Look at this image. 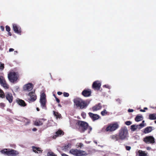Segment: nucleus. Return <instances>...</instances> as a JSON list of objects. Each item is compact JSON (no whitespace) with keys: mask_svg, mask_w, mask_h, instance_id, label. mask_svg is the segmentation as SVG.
Segmentation results:
<instances>
[{"mask_svg":"<svg viewBox=\"0 0 156 156\" xmlns=\"http://www.w3.org/2000/svg\"><path fill=\"white\" fill-rule=\"evenodd\" d=\"M75 126L81 133H83L88 129V133H89L92 129V127L89 126L87 122L80 120L77 121Z\"/></svg>","mask_w":156,"mask_h":156,"instance_id":"obj_1","label":"nucleus"},{"mask_svg":"<svg viewBox=\"0 0 156 156\" xmlns=\"http://www.w3.org/2000/svg\"><path fill=\"white\" fill-rule=\"evenodd\" d=\"M73 101L74 105L81 109L86 108L88 105L87 101L83 100L79 98H74Z\"/></svg>","mask_w":156,"mask_h":156,"instance_id":"obj_2","label":"nucleus"},{"mask_svg":"<svg viewBox=\"0 0 156 156\" xmlns=\"http://www.w3.org/2000/svg\"><path fill=\"white\" fill-rule=\"evenodd\" d=\"M118 134L121 140H124L126 139L129 136L128 131L127 128L126 127H121L119 130Z\"/></svg>","mask_w":156,"mask_h":156,"instance_id":"obj_3","label":"nucleus"},{"mask_svg":"<svg viewBox=\"0 0 156 156\" xmlns=\"http://www.w3.org/2000/svg\"><path fill=\"white\" fill-rule=\"evenodd\" d=\"M19 75L18 73L14 72H10L8 75V77L9 81L12 83H16L18 80Z\"/></svg>","mask_w":156,"mask_h":156,"instance_id":"obj_4","label":"nucleus"},{"mask_svg":"<svg viewBox=\"0 0 156 156\" xmlns=\"http://www.w3.org/2000/svg\"><path fill=\"white\" fill-rule=\"evenodd\" d=\"M119 127V125L117 122H115L108 124L105 129L106 132H112L114 131Z\"/></svg>","mask_w":156,"mask_h":156,"instance_id":"obj_5","label":"nucleus"},{"mask_svg":"<svg viewBox=\"0 0 156 156\" xmlns=\"http://www.w3.org/2000/svg\"><path fill=\"white\" fill-rule=\"evenodd\" d=\"M69 153L75 156H86L88 155V154L85 151L76 149H71Z\"/></svg>","mask_w":156,"mask_h":156,"instance_id":"obj_6","label":"nucleus"},{"mask_svg":"<svg viewBox=\"0 0 156 156\" xmlns=\"http://www.w3.org/2000/svg\"><path fill=\"white\" fill-rule=\"evenodd\" d=\"M2 153L5 154L9 156H15L19 154L18 152L12 149L11 150H8L7 149H4L1 151Z\"/></svg>","mask_w":156,"mask_h":156,"instance_id":"obj_7","label":"nucleus"},{"mask_svg":"<svg viewBox=\"0 0 156 156\" xmlns=\"http://www.w3.org/2000/svg\"><path fill=\"white\" fill-rule=\"evenodd\" d=\"M40 102L42 108L43 109H46V95L44 93H42L41 96Z\"/></svg>","mask_w":156,"mask_h":156,"instance_id":"obj_8","label":"nucleus"},{"mask_svg":"<svg viewBox=\"0 0 156 156\" xmlns=\"http://www.w3.org/2000/svg\"><path fill=\"white\" fill-rule=\"evenodd\" d=\"M143 140L147 144H153L155 142L154 138L152 136H146L143 138Z\"/></svg>","mask_w":156,"mask_h":156,"instance_id":"obj_9","label":"nucleus"},{"mask_svg":"<svg viewBox=\"0 0 156 156\" xmlns=\"http://www.w3.org/2000/svg\"><path fill=\"white\" fill-rule=\"evenodd\" d=\"M101 84L98 81H96L93 82L92 88L94 90H100Z\"/></svg>","mask_w":156,"mask_h":156,"instance_id":"obj_10","label":"nucleus"},{"mask_svg":"<svg viewBox=\"0 0 156 156\" xmlns=\"http://www.w3.org/2000/svg\"><path fill=\"white\" fill-rule=\"evenodd\" d=\"M81 94L84 97H89L91 95V90L89 89H85L83 91Z\"/></svg>","mask_w":156,"mask_h":156,"instance_id":"obj_11","label":"nucleus"},{"mask_svg":"<svg viewBox=\"0 0 156 156\" xmlns=\"http://www.w3.org/2000/svg\"><path fill=\"white\" fill-rule=\"evenodd\" d=\"M28 95L30 96V98L29 99V100L30 101L34 102L37 99V96L34 91L30 92L28 94Z\"/></svg>","mask_w":156,"mask_h":156,"instance_id":"obj_12","label":"nucleus"},{"mask_svg":"<svg viewBox=\"0 0 156 156\" xmlns=\"http://www.w3.org/2000/svg\"><path fill=\"white\" fill-rule=\"evenodd\" d=\"M33 88V85L31 83H29L25 85L23 87V90L25 91H30Z\"/></svg>","mask_w":156,"mask_h":156,"instance_id":"obj_13","label":"nucleus"},{"mask_svg":"<svg viewBox=\"0 0 156 156\" xmlns=\"http://www.w3.org/2000/svg\"><path fill=\"white\" fill-rule=\"evenodd\" d=\"M55 135H54L53 138L54 139H55L58 136H61L64 134V132L61 129H58L55 132Z\"/></svg>","mask_w":156,"mask_h":156,"instance_id":"obj_14","label":"nucleus"},{"mask_svg":"<svg viewBox=\"0 0 156 156\" xmlns=\"http://www.w3.org/2000/svg\"><path fill=\"white\" fill-rule=\"evenodd\" d=\"M5 97L6 99L10 103H11L12 102L13 97L11 93L9 92L6 93Z\"/></svg>","mask_w":156,"mask_h":156,"instance_id":"obj_15","label":"nucleus"},{"mask_svg":"<svg viewBox=\"0 0 156 156\" xmlns=\"http://www.w3.org/2000/svg\"><path fill=\"white\" fill-rule=\"evenodd\" d=\"M16 102L17 104L22 107H25L27 105V104L23 100L17 98L16 100Z\"/></svg>","mask_w":156,"mask_h":156,"instance_id":"obj_16","label":"nucleus"},{"mask_svg":"<svg viewBox=\"0 0 156 156\" xmlns=\"http://www.w3.org/2000/svg\"><path fill=\"white\" fill-rule=\"evenodd\" d=\"M89 116L92 119L93 121L97 120L99 118V116L97 114H94L91 112H90L88 113Z\"/></svg>","mask_w":156,"mask_h":156,"instance_id":"obj_17","label":"nucleus"},{"mask_svg":"<svg viewBox=\"0 0 156 156\" xmlns=\"http://www.w3.org/2000/svg\"><path fill=\"white\" fill-rule=\"evenodd\" d=\"M13 29L14 32L17 34H20L21 31L20 27L18 26L16 24H13Z\"/></svg>","mask_w":156,"mask_h":156,"instance_id":"obj_18","label":"nucleus"},{"mask_svg":"<svg viewBox=\"0 0 156 156\" xmlns=\"http://www.w3.org/2000/svg\"><path fill=\"white\" fill-rule=\"evenodd\" d=\"M32 148L33 152L35 153L38 154L41 153L42 152L43 150H41V148L40 147H37L34 146H32Z\"/></svg>","mask_w":156,"mask_h":156,"instance_id":"obj_19","label":"nucleus"},{"mask_svg":"<svg viewBox=\"0 0 156 156\" xmlns=\"http://www.w3.org/2000/svg\"><path fill=\"white\" fill-rule=\"evenodd\" d=\"M102 108V106L101 103H98L96 105L92 108V110L93 111H97L100 109Z\"/></svg>","mask_w":156,"mask_h":156,"instance_id":"obj_20","label":"nucleus"},{"mask_svg":"<svg viewBox=\"0 0 156 156\" xmlns=\"http://www.w3.org/2000/svg\"><path fill=\"white\" fill-rule=\"evenodd\" d=\"M110 137L112 140L115 141H118L120 140H121L119 134L112 135Z\"/></svg>","mask_w":156,"mask_h":156,"instance_id":"obj_21","label":"nucleus"},{"mask_svg":"<svg viewBox=\"0 0 156 156\" xmlns=\"http://www.w3.org/2000/svg\"><path fill=\"white\" fill-rule=\"evenodd\" d=\"M152 126H148L144 129L143 133L145 134L149 133L152 130Z\"/></svg>","mask_w":156,"mask_h":156,"instance_id":"obj_22","label":"nucleus"},{"mask_svg":"<svg viewBox=\"0 0 156 156\" xmlns=\"http://www.w3.org/2000/svg\"><path fill=\"white\" fill-rule=\"evenodd\" d=\"M138 153L140 156H147V153L145 151L140 150L138 151Z\"/></svg>","mask_w":156,"mask_h":156,"instance_id":"obj_23","label":"nucleus"},{"mask_svg":"<svg viewBox=\"0 0 156 156\" xmlns=\"http://www.w3.org/2000/svg\"><path fill=\"white\" fill-rule=\"evenodd\" d=\"M143 117L142 115H137L135 118V120L136 122H139L143 120Z\"/></svg>","mask_w":156,"mask_h":156,"instance_id":"obj_24","label":"nucleus"},{"mask_svg":"<svg viewBox=\"0 0 156 156\" xmlns=\"http://www.w3.org/2000/svg\"><path fill=\"white\" fill-rule=\"evenodd\" d=\"M149 119L151 120L156 119V114L153 113L150 114L149 115Z\"/></svg>","mask_w":156,"mask_h":156,"instance_id":"obj_25","label":"nucleus"},{"mask_svg":"<svg viewBox=\"0 0 156 156\" xmlns=\"http://www.w3.org/2000/svg\"><path fill=\"white\" fill-rule=\"evenodd\" d=\"M71 146V144H68L64 146L63 149L66 151H68L70 148Z\"/></svg>","mask_w":156,"mask_h":156,"instance_id":"obj_26","label":"nucleus"},{"mask_svg":"<svg viewBox=\"0 0 156 156\" xmlns=\"http://www.w3.org/2000/svg\"><path fill=\"white\" fill-rule=\"evenodd\" d=\"M53 114L56 117V119L60 118L61 117V114H59L58 112L55 111H53Z\"/></svg>","mask_w":156,"mask_h":156,"instance_id":"obj_27","label":"nucleus"},{"mask_svg":"<svg viewBox=\"0 0 156 156\" xmlns=\"http://www.w3.org/2000/svg\"><path fill=\"white\" fill-rule=\"evenodd\" d=\"M5 89H8L9 88V85L7 84L5 81V83H3L1 84Z\"/></svg>","mask_w":156,"mask_h":156,"instance_id":"obj_28","label":"nucleus"},{"mask_svg":"<svg viewBox=\"0 0 156 156\" xmlns=\"http://www.w3.org/2000/svg\"><path fill=\"white\" fill-rule=\"evenodd\" d=\"M35 125L37 126H39L42 125H43V123L40 120H37L34 123Z\"/></svg>","mask_w":156,"mask_h":156,"instance_id":"obj_29","label":"nucleus"},{"mask_svg":"<svg viewBox=\"0 0 156 156\" xmlns=\"http://www.w3.org/2000/svg\"><path fill=\"white\" fill-rule=\"evenodd\" d=\"M101 113L102 116H105L108 115V112H107L105 109H104L103 111H101Z\"/></svg>","mask_w":156,"mask_h":156,"instance_id":"obj_30","label":"nucleus"},{"mask_svg":"<svg viewBox=\"0 0 156 156\" xmlns=\"http://www.w3.org/2000/svg\"><path fill=\"white\" fill-rule=\"evenodd\" d=\"M138 127H137V125L136 126H135V125H133L131 126V129L132 131H135L136 130V129L138 128Z\"/></svg>","mask_w":156,"mask_h":156,"instance_id":"obj_31","label":"nucleus"},{"mask_svg":"<svg viewBox=\"0 0 156 156\" xmlns=\"http://www.w3.org/2000/svg\"><path fill=\"white\" fill-rule=\"evenodd\" d=\"M5 79L4 77L2 76H0V84H2V83H5Z\"/></svg>","mask_w":156,"mask_h":156,"instance_id":"obj_32","label":"nucleus"},{"mask_svg":"<svg viewBox=\"0 0 156 156\" xmlns=\"http://www.w3.org/2000/svg\"><path fill=\"white\" fill-rule=\"evenodd\" d=\"M5 95L3 91L0 89V97L3 98H4Z\"/></svg>","mask_w":156,"mask_h":156,"instance_id":"obj_33","label":"nucleus"},{"mask_svg":"<svg viewBox=\"0 0 156 156\" xmlns=\"http://www.w3.org/2000/svg\"><path fill=\"white\" fill-rule=\"evenodd\" d=\"M47 156H57L54 153L52 152H49L47 154Z\"/></svg>","mask_w":156,"mask_h":156,"instance_id":"obj_34","label":"nucleus"},{"mask_svg":"<svg viewBox=\"0 0 156 156\" xmlns=\"http://www.w3.org/2000/svg\"><path fill=\"white\" fill-rule=\"evenodd\" d=\"M4 64L2 63L1 62H0V69L1 70H2L4 68Z\"/></svg>","mask_w":156,"mask_h":156,"instance_id":"obj_35","label":"nucleus"},{"mask_svg":"<svg viewBox=\"0 0 156 156\" xmlns=\"http://www.w3.org/2000/svg\"><path fill=\"white\" fill-rule=\"evenodd\" d=\"M144 126V125H143V124L142 123H140L139 125H137V127H138V128L139 129H140L141 128L143 127Z\"/></svg>","mask_w":156,"mask_h":156,"instance_id":"obj_36","label":"nucleus"},{"mask_svg":"<svg viewBox=\"0 0 156 156\" xmlns=\"http://www.w3.org/2000/svg\"><path fill=\"white\" fill-rule=\"evenodd\" d=\"M132 122L130 121H127L125 122V124L129 126L132 124Z\"/></svg>","mask_w":156,"mask_h":156,"instance_id":"obj_37","label":"nucleus"},{"mask_svg":"<svg viewBox=\"0 0 156 156\" xmlns=\"http://www.w3.org/2000/svg\"><path fill=\"white\" fill-rule=\"evenodd\" d=\"M6 30L9 32V31H10V27L8 26H6Z\"/></svg>","mask_w":156,"mask_h":156,"instance_id":"obj_38","label":"nucleus"},{"mask_svg":"<svg viewBox=\"0 0 156 156\" xmlns=\"http://www.w3.org/2000/svg\"><path fill=\"white\" fill-rule=\"evenodd\" d=\"M63 95L65 97H68L69 95V94L67 92H64L63 93Z\"/></svg>","mask_w":156,"mask_h":156,"instance_id":"obj_39","label":"nucleus"},{"mask_svg":"<svg viewBox=\"0 0 156 156\" xmlns=\"http://www.w3.org/2000/svg\"><path fill=\"white\" fill-rule=\"evenodd\" d=\"M81 116L83 119H85L86 117V114L84 112H82L81 113Z\"/></svg>","mask_w":156,"mask_h":156,"instance_id":"obj_40","label":"nucleus"},{"mask_svg":"<svg viewBox=\"0 0 156 156\" xmlns=\"http://www.w3.org/2000/svg\"><path fill=\"white\" fill-rule=\"evenodd\" d=\"M103 87H106L108 89H110V87L108 85H105L103 86Z\"/></svg>","mask_w":156,"mask_h":156,"instance_id":"obj_41","label":"nucleus"},{"mask_svg":"<svg viewBox=\"0 0 156 156\" xmlns=\"http://www.w3.org/2000/svg\"><path fill=\"white\" fill-rule=\"evenodd\" d=\"M126 148L127 150L129 151L131 148V147L130 146H126Z\"/></svg>","mask_w":156,"mask_h":156,"instance_id":"obj_42","label":"nucleus"},{"mask_svg":"<svg viewBox=\"0 0 156 156\" xmlns=\"http://www.w3.org/2000/svg\"><path fill=\"white\" fill-rule=\"evenodd\" d=\"M83 144L81 143H80L79 144V145H77V146H78V147H81L82 146H83Z\"/></svg>","mask_w":156,"mask_h":156,"instance_id":"obj_43","label":"nucleus"},{"mask_svg":"<svg viewBox=\"0 0 156 156\" xmlns=\"http://www.w3.org/2000/svg\"><path fill=\"white\" fill-rule=\"evenodd\" d=\"M25 120L27 121V122H26L25 123V125H27L30 123V121L29 120L26 119Z\"/></svg>","mask_w":156,"mask_h":156,"instance_id":"obj_44","label":"nucleus"},{"mask_svg":"<svg viewBox=\"0 0 156 156\" xmlns=\"http://www.w3.org/2000/svg\"><path fill=\"white\" fill-rule=\"evenodd\" d=\"M128 111L129 112H132L133 111V109H129L128 110Z\"/></svg>","mask_w":156,"mask_h":156,"instance_id":"obj_45","label":"nucleus"},{"mask_svg":"<svg viewBox=\"0 0 156 156\" xmlns=\"http://www.w3.org/2000/svg\"><path fill=\"white\" fill-rule=\"evenodd\" d=\"M5 106V104L4 103H0V106L1 107H4Z\"/></svg>","mask_w":156,"mask_h":156,"instance_id":"obj_46","label":"nucleus"},{"mask_svg":"<svg viewBox=\"0 0 156 156\" xmlns=\"http://www.w3.org/2000/svg\"><path fill=\"white\" fill-rule=\"evenodd\" d=\"M55 98L56 100L57 101V102L58 103H59L60 102V100H59L58 98H57V97H55Z\"/></svg>","mask_w":156,"mask_h":156,"instance_id":"obj_47","label":"nucleus"},{"mask_svg":"<svg viewBox=\"0 0 156 156\" xmlns=\"http://www.w3.org/2000/svg\"><path fill=\"white\" fill-rule=\"evenodd\" d=\"M0 28L2 31H3L4 30V27L3 26H1Z\"/></svg>","mask_w":156,"mask_h":156,"instance_id":"obj_48","label":"nucleus"},{"mask_svg":"<svg viewBox=\"0 0 156 156\" xmlns=\"http://www.w3.org/2000/svg\"><path fill=\"white\" fill-rule=\"evenodd\" d=\"M14 49L12 48H10L9 50V52L13 51H14Z\"/></svg>","mask_w":156,"mask_h":156,"instance_id":"obj_49","label":"nucleus"},{"mask_svg":"<svg viewBox=\"0 0 156 156\" xmlns=\"http://www.w3.org/2000/svg\"><path fill=\"white\" fill-rule=\"evenodd\" d=\"M62 92L58 91L57 92V94L58 95H61L62 94Z\"/></svg>","mask_w":156,"mask_h":156,"instance_id":"obj_50","label":"nucleus"},{"mask_svg":"<svg viewBox=\"0 0 156 156\" xmlns=\"http://www.w3.org/2000/svg\"><path fill=\"white\" fill-rule=\"evenodd\" d=\"M62 156H69L66 154L63 153L62 154Z\"/></svg>","mask_w":156,"mask_h":156,"instance_id":"obj_51","label":"nucleus"},{"mask_svg":"<svg viewBox=\"0 0 156 156\" xmlns=\"http://www.w3.org/2000/svg\"><path fill=\"white\" fill-rule=\"evenodd\" d=\"M140 112H145V110H144V109H140Z\"/></svg>","mask_w":156,"mask_h":156,"instance_id":"obj_52","label":"nucleus"},{"mask_svg":"<svg viewBox=\"0 0 156 156\" xmlns=\"http://www.w3.org/2000/svg\"><path fill=\"white\" fill-rule=\"evenodd\" d=\"M8 34H9V35L10 36H11L12 35V34L11 33V32H10V31H9V32H8Z\"/></svg>","mask_w":156,"mask_h":156,"instance_id":"obj_53","label":"nucleus"},{"mask_svg":"<svg viewBox=\"0 0 156 156\" xmlns=\"http://www.w3.org/2000/svg\"><path fill=\"white\" fill-rule=\"evenodd\" d=\"M151 149V147H147V150H150Z\"/></svg>","mask_w":156,"mask_h":156,"instance_id":"obj_54","label":"nucleus"},{"mask_svg":"<svg viewBox=\"0 0 156 156\" xmlns=\"http://www.w3.org/2000/svg\"><path fill=\"white\" fill-rule=\"evenodd\" d=\"M144 121L143 120L142 121L141 123L143 124V125H144Z\"/></svg>","mask_w":156,"mask_h":156,"instance_id":"obj_55","label":"nucleus"},{"mask_svg":"<svg viewBox=\"0 0 156 156\" xmlns=\"http://www.w3.org/2000/svg\"><path fill=\"white\" fill-rule=\"evenodd\" d=\"M36 109H37V111H40V109L38 108H37Z\"/></svg>","mask_w":156,"mask_h":156,"instance_id":"obj_56","label":"nucleus"},{"mask_svg":"<svg viewBox=\"0 0 156 156\" xmlns=\"http://www.w3.org/2000/svg\"><path fill=\"white\" fill-rule=\"evenodd\" d=\"M33 130L34 131H36L37 130V129L35 128H34L33 129Z\"/></svg>","mask_w":156,"mask_h":156,"instance_id":"obj_57","label":"nucleus"},{"mask_svg":"<svg viewBox=\"0 0 156 156\" xmlns=\"http://www.w3.org/2000/svg\"><path fill=\"white\" fill-rule=\"evenodd\" d=\"M144 110L145 109L147 110V108H146V107H145V108H144Z\"/></svg>","mask_w":156,"mask_h":156,"instance_id":"obj_58","label":"nucleus"},{"mask_svg":"<svg viewBox=\"0 0 156 156\" xmlns=\"http://www.w3.org/2000/svg\"><path fill=\"white\" fill-rule=\"evenodd\" d=\"M53 96H54V97H55H55H57L55 95V94H53Z\"/></svg>","mask_w":156,"mask_h":156,"instance_id":"obj_59","label":"nucleus"},{"mask_svg":"<svg viewBox=\"0 0 156 156\" xmlns=\"http://www.w3.org/2000/svg\"><path fill=\"white\" fill-rule=\"evenodd\" d=\"M58 106H59V107H61V106L60 104H58Z\"/></svg>","mask_w":156,"mask_h":156,"instance_id":"obj_60","label":"nucleus"},{"mask_svg":"<svg viewBox=\"0 0 156 156\" xmlns=\"http://www.w3.org/2000/svg\"><path fill=\"white\" fill-rule=\"evenodd\" d=\"M154 122L155 123H156V120Z\"/></svg>","mask_w":156,"mask_h":156,"instance_id":"obj_61","label":"nucleus"},{"mask_svg":"<svg viewBox=\"0 0 156 156\" xmlns=\"http://www.w3.org/2000/svg\"><path fill=\"white\" fill-rule=\"evenodd\" d=\"M14 52H16V53H17V51H15Z\"/></svg>","mask_w":156,"mask_h":156,"instance_id":"obj_62","label":"nucleus"},{"mask_svg":"<svg viewBox=\"0 0 156 156\" xmlns=\"http://www.w3.org/2000/svg\"><path fill=\"white\" fill-rule=\"evenodd\" d=\"M94 142L96 144H97V142H95V141H94Z\"/></svg>","mask_w":156,"mask_h":156,"instance_id":"obj_63","label":"nucleus"}]
</instances>
